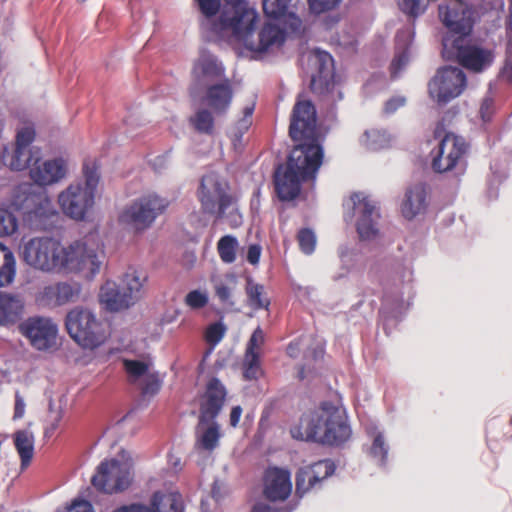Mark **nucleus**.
<instances>
[{
	"label": "nucleus",
	"mask_w": 512,
	"mask_h": 512,
	"mask_svg": "<svg viewBox=\"0 0 512 512\" xmlns=\"http://www.w3.org/2000/svg\"><path fill=\"white\" fill-rule=\"evenodd\" d=\"M18 329L36 350L46 351L56 344L58 326L49 317H29L19 324Z\"/></svg>",
	"instance_id": "f8f14e48"
},
{
	"label": "nucleus",
	"mask_w": 512,
	"mask_h": 512,
	"mask_svg": "<svg viewBox=\"0 0 512 512\" xmlns=\"http://www.w3.org/2000/svg\"><path fill=\"white\" fill-rule=\"evenodd\" d=\"M199 9L207 18L215 16L220 9V0H196Z\"/></svg>",
	"instance_id": "8fccbe9b"
},
{
	"label": "nucleus",
	"mask_w": 512,
	"mask_h": 512,
	"mask_svg": "<svg viewBox=\"0 0 512 512\" xmlns=\"http://www.w3.org/2000/svg\"><path fill=\"white\" fill-rule=\"evenodd\" d=\"M351 200L354 204V213L357 216L356 230L360 239H374L379 232V208L362 193H354Z\"/></svg>",
	"instance_id": "4468645a"
},
{
	"label": "nucleus",
	"mask_w": 512,
	"mask_h": 512,
	"mask_svg": "<svg viewBox=\"0 0 512 512\" xmlns=\"http://www.w3.org/2000/svg\"><path fill=\"white\" fill-rule=\"evenodd\" d=\"M99 301L110 312L128 309L133 304L131 297L120 290L115 281L107 280L100 288Z\"/></svg>",
	"instance_id": "5701e85b"
},
{
	"label": "nucleus",
	"mask_w": 512,
	"mask_h": 512,
	"mask_svg": "<svg viewBox=\"0 0 512 512\" xmlns=\"http://www.w3.org/2000/svg\"><path fill=\"white\" fill-rule=\"evenodd\" d=\"M146 280L145 275L132 268L123 275L124 292L131 297L133 305L143 297Z\"/></svg>",
	"instance_id": "7c9ffc66"
},
{
	"label": "nucleus",
	"mask_w": 512,
	"mask_h": 512,
	"mask_svg": "<svg viewBox=\"0 0 512 512\" xmlns=\"http://www.w3.org/2000/svg\"><path fill=\"white\" fill-rule=\"evenodd\" d=\"M335 468L334 462L329 459L301 467L295 478L296 494L302 497L311 490L320 488L323 481L334 474Z\"/></svg>",
	"instance_id": "2eb2a0df"
},
{
	"label": "nucleus",
	"mask_w": 512,
	"mask_h": 512,
	"mask_svg": "<svg viewBox=\"0 0 512 512\" xmlns=\"http://www.w3.org/2000/svg\"><path fill=\"white\" fill-rule=\"evenodd\" d=\"M68 335L83 349L94 350L109 337L105 323L89 308L76 306L65 317Z\"/></svg>",
	"instance_id": "0eeeda50"
},
{
	"label": "nucleus",
	"mask_w": 512,
	"mask_h": 512,
	"mask_svg": "<svg viewBox=\"0 0 512 512\" xmlns=\"http://www.w3.org/2000/svg\"><path fill=\"white\" fill-rule=\"evenodd\" d=\"M208 295L200 290H192L185 296V304L191 309H201L208 304Z\"/></svg>",
	"instance_id": "49530a36"
},
{
	"label": "nucleus",
	"mask_w": 512,
	"mask_h": 512,
	"mask_svg": "<svg viewBox=\"0 0 512 512\" xmlns=\"http://www.w3.org/2000/svg\"><path fill=\"white\" fill-rule=\"evenodd\" d=\"M24 303L19 296L0 292V324L12 325L21 319Z\"/></svg>",
	"instance_id": "cd10ccee"
},
{
	"label": "nucleus",
	"mask_w": 512,
	"mask_h": 512,
	"mask_svg": "<svg viewBox=\"0 0 512 512\" xmlns=\"http://www.w3.org/2000/svg\"><path fill=\"white\" fill-rule=\"evenodd\" d=\"M251 512H281L279 509L274 508L265 503H256Z\"/></svg>",
	"instance_id": "052dcab7"
},
{
	"label": "nucleus",
	"mask_w": 512,
	"mask_h": 512,
	"mask_svg": "<svg viewBox=\"0 0 512 512\" xmlns=\"http://www.w3.org/2000/svg\"><path fill=\"white\" fill-rule=\"evenodd\" d=\"M309 62L315 67L312 74L310 88L313 91L327 88L334 77V61L332 56L320 49H314L309 57Z\"/></svg>",
	"instance_id": "412c9836"
},
{
	"label": "nucleus",
	"mask_w": 512,
	"mask_h": 512,
	"mask_svg": "<svg viewBox=\"0 0 512 512\" xmlns=\"http://www.w3.org/2000/svg\"><path fill=\"white\" fill-rule=\"evenodd\" d=\"M222 433L220 425L215 420L207 421L202 426L197 425L195 449L198 451L212 452L218 445Z\"/></svg>",
	"instance_id": "a878e982"
},
{
	"label": "nucleus",
	"mask_w": 512,
	"mask_h": 512,
	"mask_svg": "<svg viewBox=\"0 0 512 512\" xmlns=\"http://www.w3.org/2000/svg\"><path fill=\"white\" fill-rule=\"evenodd\" d=\"M36 138L35 125L25 122L16 129L15 147L10 159L12 170L22 171L28 168L33 161L31 145Z\"/></svg>",
	"instance_id": "f3484780"
},
{
	"label": "nucleus",
	"mask_w": 512,
	"mask_h": 512,
	"mask_svg": "<svg viewBox=\"0 0 512 512\" xmlns=\"http://www.w3.org/2000/svg\"><path fill=\"white\" fill-rule=\"evenodd\" d=\"M150 512H183V501L179 493L155 492L152 495Z\"/></svg>",
	"instance_id": "c85d7f7f"
},
{
	"label": "nucleus",
	"mask_w": 512,
	"mask_h": 512,
	"mask_svg": "<svg viewBox=\"0 0 512 512\" xmlns=\"http://www.w3.org/2000/svg\"><path fill=\"white\" fill-rule=\"evenodd\" d=\"M493 110H494L493 99L490 97L484 98L481 103L480 110H479L482 120L489 121L492 116Z\"/></svg>",
	"instance_id": "864d4df0"
},
{
	"label": "nucleus",
	"mask_w": 512,
	"mask_h": 512,
	"mask_svg": "<svg viewBox=\"0 0 512 512\" xmlns=\"http://www.w3.org/2000/svg\"><path fill=\"white\" fill-rule=\"evenodd\" d=\"M439 17L449 32L442 40V55L456 61L462 67L479 73L491 66L494 60L492 50L483 48L470 38L473 29V12L460 1L439 5Z\"/></svg>",
	"instance_id": "7ed1b4c3"
},
{
	"label": "nucleus",
	"mask_w": 512,
	"mask_h": 512,
	"mask_svg": "<svg viewBox=\"0 0 512 512\" xmlns=\"http://www.w3.org/2000/svg\"><path fill=\"white\" fill-rule=\"evenodd\" d=\"M215 295L222 304L233 305V293L237 286V279L233 274H227L223 278L213 279Z\"/></svg>",
	"instance_id": "473e14b6"
},
{
	"label": "nucleus",
	"mask_w": 512,
	"mask_h": 512,
	"mask_svg": "<svg viewBox=\"0 0 512 512\" xmlns=\"http://www.w3.org/2000/svg\"><path fill=\"white\" fill-rule=\"evenodd\" d=\"M232 97V86L230 81L226 79L207 88L205 101L215 113L222 114L229 108Z\"/></svg>",
	"instance_id": "393cba45"
},
{
	"label": "nucleus",
	"mask_w": 512,
	"mask_h": 512,
	"mask_svg": "<svg viewBox=\"0 0 512 512\" xmlns=\"http://www.w3.org/2000/svg\"><path fill=\"white\" fill-rule=\"evenodd\" d=\"M350 426L343 411L331 402L321 403L318 410L303 416L292 436L327 445H340L349 439Z\"/></svg>",
	"instance_id": "39448f33"
},
{
	"label": "nucleus",
	"mask_w": 512,
	"mask_h": 512,
	"mask_svg": "<svg viewBox=\"0 0 512 512\" xmlns=\"http://www.w3.org/2000/svg\"><path fill=\"white\" fill-rule=\"evenodd\" d=\"M502 76L509 82L512 83V63L506 62L503 70H502Z\"/></svg>",
	"instance_id": "680f3d73"
},
{
	"label": "nucleus",
	"mask_w": 512,
	"mask_h": 512,
	"mask_svg": "<svg viewBox=\"0 0 512 512\" xmlns=\"http://www.w3.org/2000/svg\"><path fill=\"white\" fill-rule=\"evenodd\" d=\"M406 104V98L403 96H394L386 101L384 105V112L386 114H392L397 111L399 108L403 107Z\"/></svg>",
	"instance_id": "603ef678"
},
{
	"label": "nucleus",
	"mask_w": 512,
	"mask_h": 512,
	"mask_svg": "<svg viewBox=\"0 0 512 512\" xmlns=\"http://www.w3.org/2000/svg\"><path fill=\"white\" fill-rule=\"evenodd\" d=\"M264 342V334L260 327L256 328L254 332L252 333L248 344L246 353H252V354H259L257 352V349L259 346Z\"/></svg>",
	"instance_id": "3c124183"
},
{
	"label": "nucleus",
	"mask_w": 512,
	"mask_h": 512,
	"mask_svg": "<svg viewBox=\"0 0 512 512\" xmlns=\"http://www.w3.org/2000/svg\"><path fill=\"white\" fill-rule=\"evenodd\" d=\"M427 189L425 184L417 183L409 187L401 203V214L407 220L414 219L417 215L426 211Z\"/></svg>",
	"instance_id": "4be33fe9"
},
{
	"label": "nucleus",
	"mask_w": 512,
	"mask_h": 512,
	"mask_svg": "<svg viewBox=\"0 0 512 512\" xmlns=\"http://www.w3.org/2000/svg\"><path fill=\"white\" fill-rule=\"evenodd\" d=\"M304 367H301L300 371H299V378L302 380L304 379Z\"/></svg>",
	"instance_id": "69168bd1"
},
{
	"label": "nucleus",
	"mask_w": 512,
	"mask_h": 512,
	"mask_svg": "<svg viewBox=\"0 0 512 512\" xmlns=\"http://www.w3.org/2000/svg\"><path fill=\"white\" fill-rule=\"evenodd\" d=\"M292 0H263V12L268 18L281 20L284 19L288 22L289 27L293 31H298L302 26V21L291 11Z\"/></svg>",
	"instance_id": "b1692460"
},
{
	"label": "nucleus",
	"mask_w": 512,
	"mask_h": 512,
	"mask_svg": "<svg viewBox=\"0 0 512 512\" xmlns=\"http://www.w3.org/2000/svg\"><path fill=\"white\" fill-rule=\"evenodd\" d=\"M237 240L231 235H225L217 243L220 259L224 263H233L236 259Z\"/></svg>",
	"instance_id": "f704fd0d"
},
{
	"label": "nucleus",
	"mask_w": 512,
	"mask_h": 512,
	"mask_svg": "<svg viewBox=\"0 0 512 512\" xmlns=\"http://www.w3.org/2000/svg\"><path fill=\"white\" fill-rule=\"evenodd\" d=\"M262 375L259 354L245 353L243 376L246 380H257Z\"/></svg>",
	"instance_id": "e433bc0d"
},
{
	"label": "nucleus",
	"mask_w": 512,
	"mask_h": 512,
	"mask_svg": "<svg viewBox=\"0 0 512 512\" xmlns=\"http://www.w3.org/2000/svg\"><path fill=\"white\" fill-rule=\"evenodd\" d=\"M31 179L39 186H47L59 182L66 175L67 167L62 158L41 162L36 159L29 166Z\"/></svg>",
	"instance_id": "6ab92c4d"
},
{
	"label": "nucleus",
	"mask_w": 512,
	"mask_h": 512,
	"mask_svg": "<svg viewBox=\"0 0 512 512\" xmlns=\"http://www.w3.org/2000/svg\"><path fill=\"white\" fill-rule=\"evenodd\" d=\"M25 413V402L21 395L17 392L15 395V405H14V419H19L24 416Z\"/></svg>",
	"instance_id": "4d7b16f0"
},
{
	"label": "nucleus",
	"mask_w": 512,
	"mask_h": 512,
	"mask_svg": "<svg viewBox=\"0 0 512 512\" xmlns=\"http://www.w3.org/2000/svg\"><path fill=\"white\" fill-rule=\"evenodd\" d=\"M509 13H510V16L512 17V0L510 2V6H509Z\"/></svg>",
	"instance_id": "338daca9"
},
{
	"label": "nucleus",
	"mask_w": 512,
	"mask_h": 512,
	"mask_svg": "<svg viewBox=\"0 0 512 512\" xmlns=\"http://www.w3.org/2000/svg\"><path fill=\"white\" fill-rule=\"evenodd\" d=\"M444 132V126L442 123H439L436 128H435V131H434V136L435 138H439L441 137L442 133Z\"/></svg>",
	"instance_id": "0e129e2a"
},
{
	"label": "nucleus",
	"mask_w": 512,
	"mask_h": 512,
	"mask_svg": "<svg viewBox=\"0 0 512 512\" xmlns=\"http://www.w3.org/2000/svg\"><path fill=\"white\" fill-rule=\"evenodd\" d=\"M227 397V390L216 377L211 378L200 399L199 427L207 421L215 420L222 411Z\"/></svg>",
	"instance_id": "dca6fc26"
},
{
	"label": "nucleus",
	"mask_w": 512,
	"mask_h": 512,
	"mask_svg": "<svg viewBox=\"0 0 512 512\" xmlns=\"http://www.w3.org/2000/svg\"><path fill=\"white\" fill-rule=\"evenodd\" d=\"M16 275V259L12 250L0 243V287L10 285Z\"/></svg>",
	"instance_id": "2f4dec72"
},
{
	"label": "nucleus",
	"mask_w": 512,
	"mask_h": 512,
	"mask_svg": "<svg viewBox=\"0 0 512 512\" xmlns=\"http://www.w3.org/2000/svg\"><path fill=\"white\" fill-rule=\"evenodd\" d=\"M253 110H254V107H246L244 109V114H245V118L241 120V126L244 128V129H247L248 126H249V122L246 118L248 117H251L252 116V113H253Z\"/></svg>",
	"instance_id": "e2e57ef3"
},
{
	"label": "nucleus",
	"mask_w": 512,
	"mask_h": 512,
	"mask_svg": "<svg viewBox=\"0 0 512 512\" xmlns=\"http://www.w3.org/2000/svg\"><path fill=\"white\" fill-rule=\"evenodd\" d=\"M226 326L222 322H215L210 324L205 330V341L211 345L216 346L225 336Z\"/></svg>",
	"instance_id": "79ce46f5"
},
{
	"label": "nucleus",
	"mask_w": 512,
	"mask_h": 512,
	"mask_svg": "<svg viewBox=\"0 0 512 512\" xmlns=\"http://www.w3.org/2000/svg\"><path fill=\"white\" fill-rule=\"evenodd\" d=\"M467 79L458 67L445 66L438 69L428 84L430 97L439 105H445L460 96L465 90Z\"/></svg>",
	"instance_id": "9d476101"
},
{
	"label": "nucleus",
	"mask_w": 512,
	"mask_h": 512,
	"mask_svg": "<svg viewBox=\"0 0 512 512\" xmlns=\"http://www.w3.org/2000/svg\"><path fill=\"white\" fill-rule=\"evenodd\" d=\"M261 256V247L258 244H252L248 247L247 261L252 264H258Z\"/></svg>",
	"instance_id": "5fc2aeb1"
},
{
	"label": "nucleus",
	"mask_w": 512,
	"mask_h": 512,
	"mask_svg": "<svg viewBox=\"0 0 512 512\" xmlns=\"http://www.w3.org/2000/svg\"><path fill=\"white\" fill-rule=\"evenodd\" d=\"M369 454L372 458L377 460L380 464H385L388 454V446L385 443L384 437L381 433L375 435L372 445L369 449Z\"/></svg>",
	"instance_id": "ea45409f"
},
{
	"label": "nucleus",
	"mask_w": 512,
	"mask_h": 512,
	"mask_svg": "<svg viewBox=\"0 0 512 512\" xmlns=\"http://www.w3.org/2000/svg\"><path fill=\"white\" fill-rule=\"evenodd\" d=\"M400 10L410 17H418L427 7V0H397Z\"/></svg>",
	"instance_id": "a19ab883"
},
{
	"label": "nucleus",
	"mask_w": 512,
	"mask_h": 512,
	"mask_svg": "<svg viewBox=\"0 0 512 512\" xmlns=\"http://www.w3.org/2000/svg\"><path fill=\"white\" fill-rule=\"evenodd\" d=\"M13 440L21 459V467H28L34 455V435L28 430H19L15 432Z\"/></svg>",
	"instance_id": "c756f323"
},
{
	"label": "nucleus",
	"mask_w": 512,
	"mask_h": 512,
	"mask_svg": "<svg viewBox=\"0 0 512 512\" xmlns=\"http://www.w3.org/2000/svg\"><path fill=\"white\" fill-rule=\"evenodd\" d=\"M20 209L30 220L47 218L52 214L51 202L43 193H28L23 199Z\"/></svg>",
	"instance_id": "bb28decb"
},
{
	"label": "nucleus",
	"mask_w": 512,
	"mask_h": 512,
	"mask_svg": "<svg viewBox=\"0 0 512 512\" xmlns=\"http://www.w3.org/2000/svg\"><path fill=\"white\" fill-rule=\"evenodd\" d=\"M246 293L249 305L253 309H267L270 305V301L265 297L264 287L262 285L248 282Z\"/></svg>",
	"instance_id": "c9c22d12"
},
{
	"label": "nucleus",
	"mask_w": 512,
	"mask_h": 512,
	"mask_svg": "<svg viewBox=\"0 0 512 512\" xmlns=\"http://www.w3.org/2000/svg\"><path fill=\"white\" fill-rule=\"evenodd\" d=\"M468 145L464 138L453 133H446L438 148L433 152L432 168L437 173H444L455 168L464 158Z\"/></svg>",
	"instance_id": "ddd939ff"
},
{
	"label": "nucleus",
	"mask_w": 512,
	"mask_h": 512,
	"mask_svg": "<svg viewBox=\"0 0 512 512\" xmlns=\"http://www.w3.org/2000/svg\"><path fill=\"white\" fill-rule=\"evenodd\" d=\"M82 286L78 282H58L45 286L37 300L48 306H63L79 300Z\"/></svg>",
	"instance_id": "a211bd4d"
},
{
	"label": "nucleus",
	"mask_w": 512,
	"mask_h": 512,
	"mask_svg": "<svg viewBox=\"0 0 512 512\" xmlns=\"http://www.w3.org/2000/svg\"><path fill=\"white\" fill-rule=\"evenodd\" d=\"M341 0H308L310 10L315 14L334 9Z\"/></svg>",
	"instance_id": "09e8293b"
},
{
	"label": "nucleus",
	"mask_w": 512,
	"mask_h": 512,
	"mask_svg": "<svg viewBox=\"0 0 512 512\" xmlns=\"http://www.w3.org/2000/svg\"><path fill=\"white\" fill-rule=\"evenodd\" d=\"M96 162L83 164L84 182L70 184L58 196V202L65 215L75 220H83L94 205L96 188L100 175Z\"/></svg>",
	"instance_id": "423d86ee"
},
{
	"label": "nucleus",
	"mask_w": 512,
	"mask_h": 512,
	"mask_svg": "<svg viewBox=\"0 0 512 512\" xmlns=\"http://www.w3.org/2000/svg\"><path fill=\"white\" fill-rule=\"evenodd\" d=\"M197 197L202 212L216 215L219 219L237 202V197L230 193L229 183L213 172L201 178Z\"/></svg>",
	"instance_id": "1a4fd4ad"
},
{
	"label": "nucleus",
	"mask_w": 512,
	"mask_h": 512,
	"mask_svg": "<svg viewBox=\"0 0 512 512\" xmlns=\"http://www.w3.org/2000/svg\"><path fill=\"white\" fill-rule=\"evenodd\" d=\"M189 123L200 134L212 135L214 133V117L207 109H199L189 118Z\"/></svg>",
	"instance_id": "72a5a7b5"
},
{
	"label": "nucleus",
	"mask_w": 512,
	"mask_h": 512,
	"mask_svg": "<svg viewBox=\"0 0 512 512\" xmlns=\"http://www.w3.org/2000/svg\"><path fill=\"white\" fill-rule=\"evenodd\" d=\"M242 412L243 410L241 406L237 405L232 407L229 416V423L231 427L236 428L238 426Z\"/></svg>",
	"instance_id": "13d9d810"
},
{
	"label": "nucleus",
	"mask_w": 512,
	"mask_h": 512,
	"mask_svg": "<svg viewBox=\"0 0 512 512\" xmlns=\"http://www.w3.org/2000/svg\"><path fill=\"white\" fill-rule=\"evenodd\" d=\"M409 62V52L408 49L405 48L401 52L397 53L393 58L390 65V73L393 78H396L401 70L408 64Z\"/></svg>",
	"instance_id": "de8ad7c7"
},
{
	"label": "nucleus",
	"mask_w": 512,
	"mask_h": 512,
	"mask_svg": "<svg viewBox=\"0 0 512 512\" xmlns=\"http://www.w3.org/2000/svg\"><path fill=\"white\" fill-rule=\"evenodd\" d=\"M91 483L96 490L103 493L122 492L131 483L129 464L117 459L102 461L98 465Z\"/></svg>",
	"instance_id": "9b49d317"
},
{
	"label": "nucleus",
	"mask_w": 512,
	"mask_h": 512,
	"mask_svg": "<svg viewBox=\"0 0 512 512\" xmlns=\"http://www.w3.org/2000/svg\"><path fill=\"white\" fill-rule=\"evenodd\" d=\"M169 206V201L157 194L141 196L125 206L118 216V222L133 232H143Z\"/></svg>",
	"instance_id": "6e6552de"
},
{
	"label": "nucleus",
	"mask_w": 512,
	"mask_h": 512,
	"mask_svg": "<svg viewBox=\"0 0 512 512\" xmlns=\"http://www.w3.org/2000/svg\"><path fill=\"white\" fill-rule=\"evenodd\" d=\"M23 257L29 266L44 272L83 273L92 279L102 268L105 252L88 240L63 246L53 237H34L25 244Z\"/></svg>",
	"instance_id": "f03ea898"
},
{
	"label": "nucleus",
	"mask_w": 512,
	"mask_h": 512,
	"mask_svg": "<svg viewBox=\"0 0 512 512\" xmlns=\"http://www.w3.org/2000/svg\"><path fill=\"white\" fill-rule=\"evenodd\" d=\"M292 491L289 471L277 467L268 468L264 476V495L271 501H284Z\"/></svg>",
	"instance_id": "aec40b11"
},
{
	"label": "nucleus",
	"mask_w": 512,
	"mask_h": 512,
	"mask_svg": "<svg viewBox=\"0 0 512 512\" xmlns=\"http://www.w3.org/2000/svg\"><path fill=\"white\" fill-rule=\"evenodd\" d=\"M299 350H300V341L295 340V341H292L287 346L286 352H287L288 356H290L292 358H296L299 354Z\"/></svg>",
	"instance_id": "bf43d9fd"
},
{
	"label": "nucleus",
	"mask_w": 512,
	"mask_h": 512,
	"mask_svg": "<svg viewBox=\"0 0 512 512\" xmlns=\"http://www.w3.org/2000/svg\"><path fill=\"white\" fill-rule=\"evenodd\" d=\"M289 136L296 143L285 165L275 171L274 183L281 201L295 199L301 184L314 179L323 161V148L317 126V111L313 102L299 95L293 106Z\"/></svg>",
	"instance_id": "f257e3e1"
},
{
	"label": "nucleus",
	"mask_w": 512,
	"mask_h": 512,
	"mask_svg": "<svg viewBox=\"0 0 512 512\" xmlns=\"http://www.w3.org/2000/svg\"><path fill=\"white\" fill-rule=\"evenodd\" d=\"M18 229V221L13 213L0 208V236H10Z\"/></svg>",
	"instance_id": "58836bf2"
},
{
	"label": "nucleus",
	"mask_w": 512,
	"mask_h": 512,
	"mask_svg": "<svg viewBox=\"0 0 512 512\" xmlns=\"http://www.w3.org/2000/svg\"><path fill=\"white\" fill-rule=\"evenodd\" d=\"M161 385L162 382L157 374H148L144 378L143 385L141 387V394L143 396L152 397L160 391Z\"/></svg>",
	"instance_id": "c03bdc74"
},
{
	"label": "nucleus",
	"mask_w": 512,
	"mask_h": 512,
	"mask_svg": "<svg viewBox=\"0 0 512 512\" xmlns=\"http://www.w3.org/2000/svg\"><path fill=\"white\" fill-rule=\"evenodd\" d=\"M258 20V13L248 7L246 0H224L219 19L212 24L211 30L221 37H231L252 51L280 48L286 39L285 31L269 22L261 28L258 41L252 40Z\"/></svg>",
	"instance_id": "20e7f679"
},
{
	"label": "nucleus",
	"mask_w": 512,
	"mask_h": 512,
	"mask_svg": "<svg viewBox=\"0 0 512 512\" xmlns=\"http://www.w3.org/2000/svg\"><path fill=\"white\" fill-rule=\"evenodd\" d=\"M124 369L130 378L137 379L147 374L148 365L139 360H128L123 361Z\"/></svg>",
	"instance_id": "37998d69"
},
{
	"label": "nucleus",
	"mask_w": 512,
	"mask_h": 512,
	"mask_svg": "<svg viewBox=\"0 0 512 512\" xmlns=\"http://www.w3.org/2000/svg\"><path fill=\"white\" fill-rule=\"evenodd\" d=\"M200 69L205 76L218 78L224 73L223 67L215 59L204 58L199 62Z\"/></svg>",
	"instance_id": "a18cd8bd"
},
{
	"label": "nucleus",
	"mask_w": 512,
	"mask_h": 512,
	"mask_svg": "<svg viewBox=\"0 0 512 512\" xmlns=\"http://www.w3.org/2000/svg\"><path fill=\"white\" fill-rule=\"evenodd\" d=\"M113 512H150L149 507L143 504L133 503L130 505H123Z\"/></svg>",
	"instance_id": "6e6d98bb"
},
{
	"label": "nucleus",
	"mask_w": 512,
	"mask_h": 512,
	"mask_svg": "<svg viewBox=\"0 0 512 512\" xmlns=\"http://www.w3.org/2000/svg\"><path fill=\"white\" fill-rule=\"evenodd\" d=\"M297 241L300 250L306 254L311 255L316 247V235L310 228H302L297 233Z\"/></svg>",
	"instance_id": "4c0bfd02"
}]
</instances>
